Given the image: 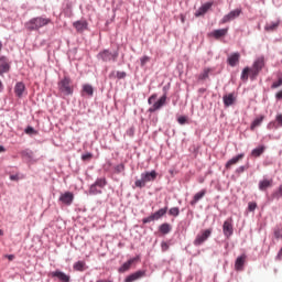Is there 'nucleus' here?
Listing matches in <instances>:
<instances>
[{
  "label": "nucleus",
  "instance_id": "obj_1",
  "mask_svg": "<svg viewBox=\"0 0 282 282\" xmlns=\"http://www.w3.org/2000/svg\"><path fill=\"white\" fill-rule=\"evenodd\" d=\"M52 23V20L48 18L37 17L31 19L26 24L25 28L30 32L34 30H41V28H45V25H50Z\"/></svg>",
  "mask_w": 282,
  "mask_h": 282
},
{
  "label": "nucleus",
  "instance_id": "obj_2",
  "mask_svg": "<svg viewBox=\"0 0 282 282\" xmlns=\"http://www.w3.org/2000/svg\"><path fill=\"white\" fill-rule=\"evenodd\" d=\"M158 95H152L149 97L148 99V104L149 105H152L150 108H149V111L150 113H155V111H160V109H162L164 107V105H166V94H164L162 97H160V99L158 101ZM153 101H155L153 104Z\"/></svg>",
  "mask_w": 282,
  "mask_h": 282
},
{
  "label": "nucleus",
  "instance_id": "obj_3",
  "mask_svg": "<svg viewBox=\"0 0 282 282\" xmlns=\"http://www.w3.org/2000/svg\"><path fill=\"white\" fill-rule=\"evenodd\" d=\"M155 180H158V172H155V170L151 172H144L141 174V180H137L134 182V186H137V188H144L147 183L155 182Z\"/></svg>",
  "mask_w": 282,
  "mask_h": 282
},
{
  "label": "nucleus",
  "instance_id": "obj_4",
  "mask_svg": "<svg viewBox=\"0 0 282 282\" xmlns=\"http://www.w3.org/2000/svg\"><path fill=\"white\" fill-rule=\"evenodd\" d=\"M58 89L64 96H72L74 94V87L72 86V78L64 77L58 82Z\"/></svg>",
  "mask_w": 282,
  "mask_h": 282
},
{
  "label": "nucleus",
  "instance_id": "obj_5",
  "mask_svg": "<svg viewBox=\"0 0 282 282\" xmlns=\"http://www.w3.org/2000/svg\"><path fill=\"white\" fill-rule=\"evenodd\" d=\"M263 67H265V57L260 56L258 57L254 62L251 69V78H257V76H259V74L261 73V69H263Z\"/></svg>",
  "mask_w": 282,
  "mask_h": 282
},
{
  "label": "nucleus",
  "instance_id": "obj_6",
  "mask_svg": "<svg viewBox=\"0 0 282 282\" xmlns=\"http://www.w3.org/2000/svg\"><path fill=\"white\" fill-rule=\"evenodd\" d=\"M167 210H169V207L159 209L158 212L153 213L149 217L143 218V224H151V221H158V219H162V217L166 215Z\"/></svg>",
  "mask_w": 282,
  "mask_h": 282
},
{
  "label": "nucleus",
  "instance_id": "obj_7",
  "mask_svg": "<svg viewBox=\"0 0 282 282\" xmlns=\"http://www.w3.org/2000/svg\"><path fill=\"white\" fill-rule=\"evenodd\" d=\"M97 58L104 61V63H109V61L118 59V53H111L109 52V50H104L100 53H98Z\"/></svg>",
  "mask_w": 282,
  "mask_h": 282
},
{
  "label": "nucleus",
  "instance_id": "obj_8",
  "mask_svg": "<svg viewBox=\"0 0 282 282\" xmlns=\"http://www.w3.org/2000/svg\"><path fill=\"white\" fill-rule=\"evenodd\" d=\"M213 235V229H205L198 234L194 240V246H202L205 241L208 240V237Z\"/></svg>",
  "mask_w": 282,
  "mask_h": 282
},
{
  "label": "nucleus",
  "instance_id": "obj_9",
  "mask_svg": "<svg viewBox=\"0 0 282 282\" xmlns=\"http://www.w3.org/2000/svg\"><path fill=\"white\" fill-rule=\"evenodd\" d=\"M241 15V9H235L230 11L228 14L223 17L220 20V23L224 25L225 23H230V21H235V19H238V17Z\"/></svg>",
  "mask_w": 282,
  "mask_h": 282
},
{
  "label": "nucleus",
  "instance_id": "obj_10",
  "mask_svg": "<svg viewBox=\"0 0 282 282\" xmlns=\"http://www.w3.org/2000/svg\"><path fill=\"white\" fill-rule=\"evenodd\" d=\"M223 232L227 239H230V237H232V234L235 232V229L232 227V218H228L224 221Z\"/></svg>",
  "mask_w": 282,
  "mask_h": 282
},
{
  "label": "nucleus",
  "instance_id": "obj_11",
  "mask_svg": "<svg viewBox=\"0 0 282 282\" xmlns=\"http://www.w3.org/2000/svg\"><path fill=\"white\" fill-rule=\"evenodd\" d=\"M52 279H57L59 282H69L72 278L61 270H56L50 273Z\"/></svg>",
  "mask_w": 282,
  "mask_h": 282
},
{
  "label": "nucleus",
  "instance_id": "obj_12",
  "mask_svg": "<svg viewBox=\"0 0 282 282\" xmlns=\"http://www.w3.org/2000/svg\"><path fill=\"white\" fill-rule=\"evenodd\" d=\"M139 259H140V257L129 259L127 262H124L118 269V272H120V274H124V272H129V270H131V265H133V263L138 262Z\"/></svg>",
  "mask_w": 282,
  "mask_h": 282
},
{
  "label": "nucleus",
  "instance_id": "obj_13",
  "mask_svg": "<svg viewBox=\"0 0 282 282\" xmlns=\"http://www.w3.org/2000/svg\"><path fill=\"white\" fill-rule=\"evenodd\" d=\"M10 72V63L8 62V58L6 56L0 57V76H3V74H8Z\"/></svg>",
  "mask_w": 282,
  "mask_h": 282
},
{
  "label": "nucleus",
  "instance_id": "obj_14",
  "mask_svg": "<svg viewBox=\"0 0 282 282\" xmlns=\"http://www.w3.org/2000/svg\"><path fill=\"white\" fill-rule=\"evenodd\" d=\"M245 154H238L236 156H234L232 159H230L226 164H225V169L227 171H229V169H232V166H235V164H239V162H241V160H243Z\"/></svg>",
  "mask_w": 282,
  "mask_h": 282
},
{
  "label": "nucleus",
  "instance_id": "obj_15",
  "mask_svg": "<svg viewBox=\"0 0 282 282\" xmlns=\"http://www.w3.org/2000/svg\"><path fill=\"white\" fill-rule=\"evenodd\" d=\"M14 94L18 98H21L24 94H26L25 84L23 82H18L15 84Z\"/></svg>",
  "mask_w": 282,
  "mask_h": 282
},
{
  "label": "nucleus",
  "instance_id": "obj_16",
  "mask_svg": "<svg viewBox=\"0 0 282 282\" xmlns=\"http://www.w3.org/2000/svg\"><path fill=\"white\" fill-rule=\"evenodd\" d=\"M59 202L65 204L66 206H70L72 202H74V194L72 192H66L59 196Z\"/></svg>",
  "mask_w": 282,
  "mask_h": 282
},
{
  "label": "nucleus",
  "instance_id": "obj_17",
  "mask_svg": "<svg viewBox=\"0 0 282 282\" xmlns=\"http://www.w3.org/2000/svg\"><path fill=\"white\" fill-rule=\"evenodd\" d=\"M212 8H213V2H206L200 8H198V10L195 12V17L196 18L204 17V14H206V12H208V10H210Z\"/></svg>",
  "mask_w": 282,
  "mask_h": 282
},
{
  "label": "nucleus",
  "instance_id": "obj_18",
  "mask_svg": "<svg viewBox=\"0 0 282 282\" xmlns=\"http://www.w3.org/2000/svg\"><path fill=\"white\" fill-rule=\"evenodd\" d=\"M147 272L145 271H137L134 273H131L124 279V282H134L138 281L139 279H142V276H145Z\"/></svg>",
  "mask_w": 282,
  "mask_h": 282
},
{
  "label": "nucleus",
  "instance_id": "obj_19",
  "mask_svg": "<svg viewBox=\"0 0 282 282\" xmlns=\"http://www.w3.org/2000/svg\"><path fill=\"white\" fill-rule=\"evenodd\" d=\"M227 34H228V28L214 30L212 33H209V36H212L213 39L219 40V39H224V36H226Z\"/></svg>",
  "mask_w": 282,
  "mask_h": 282
},
{
  "label": "nucleus",
  "instance_id": "obj_20",
  "mask_svg": "<svg viewBox=\"0 0 282 282\" xmlns=\"http://www.w3.org/2000/svg\"><path fill=\"white\" fill-rule=\"evenodd\" d=\"M239 58H241V55L239 53H234L228 57L227 62L230 67H236L239 63Z\"/></svg>",
  "mask_w": 282,
  "mask_h": 282
},
{
  "label": "nucleus",
  "instance_id": "obj_21",
  "mask_svg": "<svg viewBox=\"0 0 282 282\" xmlns=\"http://www.w3.org/2000/svg\"><path fill=\"white\" fill-rule=\"evenodd\" d=\"M223 100H224L225 107H230V106L235 105V100H236L235 94L231 93L229 95H225L223 97Z\"/></svg>",
  "mask_w": 282,
  "mask_h": 282
},
{
  "label": "nucleus",
  "instance_id": "obj_22",
  "mask_svg": "<svg viewBox=\"0 0 282 282\" xmlns=\"http://www.w3.org/2000/svg\"><path fill=\"white\" fill-rule=\"evenodd\" d=\"M245 264H246V254H242L236 259L235 269L238 271L243 270Z\"/></svg>",
  "mask_w": 282,
  "mask_h": 282
},
{
  "label": "nucleus",
  "instance_id": "obj_23",
  "mask_svg": "<svg viewBox=\"0 0 282 282\" xmlns=\"http://www.w3.org/2000/svg\"><path fill=\"white\" fill-rule=\"evenodd\" d=\"M205 196H206V189H202L200 192L196 193L189 203L191 206H195V204H197V202H199V199H203Z\"/></svg>",
  "mask_w": 282,
  "mask_h": 282
},
{
  "label": "nucleus",
  "instance_id": "obj_24",
  "mask_svg": "<svg viewBox=\"0 0 282 282\" xmlns=\"http://www.w3.org/2000/svg\"><path fill=\"white\" fill-rule=\"evenodd\" d=\"M73 25L78 32H85L87 30V21H76Z\"/></svg>",
  "mask_w": 282,
  "mask_h": 282
},
{
  "label": "nucleus",
  "instance_id": "obj_25",
  "mask_svg": "<svg viewBox=\"0 0 282 282\" xmlns=\"http://www.w3.org/2000/svg\"><path fill=\"white\" fill-rule=\"evenodd\" d=\"M280 21L267 23L264 26L265 32H274L280 25Z\"/></svg>",
  "mask_w": 282,
  "mask_h": 282
},
{
  "label": "nucleus",
  "instance_id": "obj_26",
  "mask_svg": "<svg viewBox=\"0 0 282 282\" xmlns=\"http://www.w3.org/2000/svg\"><path fill=\"white\" fill-rule=\"evenodd\" d=\"M265 151L264 145H260L251 151L252 158H261V154Z\"/></svg>",
  "mask_w": 282,
  "mask_h": 282
},
{
  "label": "nucleus",
  "instance_id": "obj_27",
  "mask_svg": "<svg viewBox=\"0 0 282 282\" xmlns=\"http://www.w3.org/2000/svg\"><path fill=\"white\" fill-rule=\"evenodd\" d=\"M85 265L86 263L84 261H77L73 265V270L76 272H85Z\"/></svg>",
  "mask_w": 282,
  "mask_h": 282
},
{
  "label": "nucleus",
  "instance_id": "obj_28",
  "mask_svg": "<svg viewBox=\"0 0 282 282\" xmlns=\"http://www.w3.org/2000/svg\"><path fill=\"white\" fill-rule=\"evenodd\" d=\"M83 94H86V96H94V86L89 85V84H85L83 86Z\"/></svg>",
  "mask_w": 282,
  "mask_h": 282
},
{
  "label": "nucleus",
  "instance_id": "obj_29",
  "mask_svg": "<svg viewBox=\"0 0 282 282\" xmlns=\"http://www.w3.org/2000/svg\"><path fill=\"white\" fill-rule=\"evenodd\" d=\"M159 230L162 235H169V232L172 230V227L170 224L165 223L159 227Z\"/></svg>",
  "mask_w": 282,
  "mask_h": 282
},
{
  "label": "nucleus",
  "instance_id": "obj_30",
  "mask_svg": "<svg viewBox=\"0 0 282 282\" xmlns=\"http://www.w3.org/2000/svg\"><path fill=\"white\" fill-rule=\"evenodd\" d=\"M272 186V180H263L259 182V188L261 191H265V188H270Z\"/></svg>",
  "mask_w": 282,
  "mask_h": 282
},
{
  "label": "nucleus",
  "instance_id": "obj_31",
  "mask_svg": "<svg viewBox=\"0 0 282 282\" xmlns=\"http://www.w3.org/2000/svg\"><path fill=\"white\" fill-rule=\"evenodd\" d=\"M93 185L97 186L98 188H105V186H107V180L106 178H97Z\"/></svg>",
  "mask_w": 282,
  "mask_h": 282
},
{
  "label": "nucleus",
  "instance_id": "obj_32",
  "mask_svg": "<svg viewBox=\"0 0 282 282\" xmlns=\"http://www.w3.org/2000/svg\"><path fill=\"white\" fill-rule=\"evenodd\" d=\"M261 122H263V117L254 119L250 126V130L254 131V129H257V127H260Z\"/></svg>",
  "mask_w": 282,
  "mask_h": 282
},
{
  "label": "nucleus",
  "instance_id": "obj_33",
  "mask_svg": "<svg viewBox=\"0 0 282 282\" xmlns=\"http://www.w3.org/2000/svg\"><path fill=\"white\" fill-rule=\"evenodd\" d=\"M248 74L252 75V70L250 67H245L241 74V80H248Z\"/></svg>",
  "mask_w": 282,
  "mask_h": 282
},
{
  "label": "nucleus",
  "instance_id": "obj_34",
  "mask_svg": "<svg viewBox=\"0 0 282 282\" xmlns=\"http://www.w3.org/2000/svg\"><path fill=\"white\" fill-rule=\"evenodd\" d=\"M89 193H90V195H100V193H102V191L98 189V186L93 184L89 188Z\"/></svg>",
  "mask_w": 282,
  "mask_h": 282
},
{
  "label": "nucleus",
  "instance_id": "obj_35",
  "mask_svg": "<svg viewBox=\"0 0 282 282\" xmlns=\"http://www.w3.org/2000/svg\"><path fill=\"white\" fill-rule=\"evenodd\" d=\"M210 74V68H205L204 72L198 76L199 80H206Z\"/></svg>",
  "mask_w": 282,
  "mask_h": 282
},
{
  "label": "nucleus",
  "instance_id": "obj_36",
  "mask_svg": "<svg viewBox=\"0 0 282 282\" xmlns=\"http://www.w3.org/2000/svg\"><path fill=\"white\" fill-rule=\"evenodd\" d=\"M169 215H171L172 217H178L180 216V207H172L169 210Z\"/></svg>",
  "mask_w": 282,
  "mask_h": 282
},
{
  "label": "nucleus",
  "instance_id": "obj_37",
  "mask_svg": "<svg viewBox=\"0 0 282 282\" xmlns=\"http://www.w3.org/2000/svg\"><path fill=\"white\" fill-rule=\"evenodd\" d=\"M273 235H274L275 239H282V228L275 227L273 230Z\"/></svg>",
  "mask_w": 282,
  "mask_h": 282
},
{
  "label": "nucleus",
  "instance_id": "obj_38",
  "mask_svg": "<svg viewBox=\"0 0 282 282\" xmlns=\"http://www.w3.org/2000/svg\"><path fill=\"white\" fill-rule=\"evenodd\" d=\"M91 158H94V154H91L90 152L82 155L83 162H89Z\"/></svg>",
  "mask_w": 282,
  "mask_h": 282
},
{
  "label": "nucleus",
  "instance_id": "obj_39",
  "mask_svg": "<svg viewBox=\"0 0 282 282\" xmlns=\"http://www.w3.org/2000/svg\"><path fill=\"white\" fill-rule=\"evenodd\" d=\"M151 61V57L144 55L143 57L140 58V63H141V67H144V65H147V63H149Z\"/></svg>",
  "mask_w": 282,
  "mask_h": 282
},
{
  "label": "nucleus",
  "instance_id": "obj_40",
  "mask_svg": "<svg viewBox=\"0 0 282 282\" xmlns=\"http://www.w3.org/2000/svg\"><path fill=\"white\" fill-rule=\"evenodd\" d=\"M248 210H249L250 213H254V210H257V203L250 202V203L248 204Z\"/></svg>",
  "mask_w": 282,
  "mask_h": 282
},
{
  "label": "nucleus",
  "instance_id": "obj_41",
  "mask_svg": "<svg viewBox=\"0 0 282 282\" xmlns=\"http://www.w3.org/2000/svg\"><path fill=\"white\" fill-rule=\"evenodd\" d=\"M281 85H282V77L278 82H274L271 85V89H278V87H281Z\"/></svg>",
  "mask_w": 282,
  "mask_h": 282
},
{
  "label": "nucleus",
  "instance_id": "obj_42",
  "mask_svg": "<svg viewBox=\"0 0 282 282\" xmlns=\"http://www.w3.org/2000/svg\"><path fill=\"white\" fill-rule=\"evenodd\" d=\"M117 78L121 80L122 78H127V73L126 72H117Z\"/></svg>",
  "mask_w": 282,
  "mask_h": 282
},
{
  "label": "nucleus",
  "instance_id": "obj_43",
  "mask_svg": "<svg viewBox=\"0 0 282 282\" xmlns=\"http://www.w3.org/2000/svg\"><path fill=\"white\" fill-rule=\"evenodd\" d=\"M25 133H26L28 135H32V133H36V130H34V128H32V127H28V128L25 129Z\"/></svg>",
  "mask_w": 282,
  "mask_h": 282
},
{
  "label": "nucleus",
  "instance_id": "obj_44",
  "mask_svg": "<svg viewBox=\"0 0 282 282\" xmlns=\"http://www.w3.org/2000/svg\"><path fill=\"white\" fill-rule=\"evenodd\" d=\"M116 171H117L118 173H122V171H124V164H119V165H117V166H116Z\"/></svg>",
  "mask_w": 282,
  "mask_h": 282
},
{
  "label": "nucleus",
  "instance_id": "obj_45",
  "mask_svg": "<svg viewBox=\"0 0 282 282\" xmlns=\"http://www.w3.org/2000/svg\"><path fill=\"white\" fill-rule=\"evenodd\" d=\"M178 124H184L186 122V117L182 116L177 118Z\"/></svg>",
  "mask_w": 282,
  "mask_h": 282
},
{
  "label": "nucleus",
  "instance_id": "obj_46",
  "mask_svg": "<svg viewBox=\"0 0 282 282\" xmlns=\"http://www.w3.org/2000/svg\"><path fill=\"white\" fill-rule=\"evenodd\" d=\"M161 248H162L163 252H166V250H169V243L162 242Z\"/></svg>",
  "mask_w": 282,
  "mask_h": 282
},
{
  "label": "nucleus",
  "instance_id": "obj_47",
  "mask_svg": "<svg viewBox=\"0 0 282 282\" xmlns=\"http://www.w3.org/2000/svg\"><path fill=\"white\" fill-rule=\"evenodd\" d=\"M275 120L280 124V127H282V115H278Z\"/></svg>",
  "mask_w": 282,
  "mask_h": 282
},
{
  "label": "nucleus",
  "instance_id": "obj_48",
  "mask_svg": "<svg viewBox=\"0 0 282 282\" xmlns=\"http://www.w3.org/2000/svg\"><path fill=\"white\" fill-rule=\"evenodd\" d=\"M246 171V166H240L236 170L237 173H243Z\"/></svg>",
  "mask_w": 282,
  "mask_h": 282
},
{
  "label": "nucleus",
  "instance_id": "obj_49",
  "mask_svg": "<svg viewBox=\"0 0 282 282\" xmlns=\"http://www.w3.org/2000/svg\"><path fill=\"white\" fill-rule=\"evenodd\" d=\"M4 258L14 261V254H4Z\"/></svg>",
  "mask_w": 282,
  "mask_h": 282
},
{
  "label": "nucleus",
  "instance_id": "obj_50",
  "mask_svg": "<svg viewBox=\"0 0 282 282\" xmlns=\"http://www.w3.org/2000/svg\"><path fill=\"white\" fill-rule=\"evenodd\" d=\"M275 98H276L278 100H282V90H280L279 93H276Z\"/></svg>",
  "mask_w": 282,
  "mask_h": 282
},
{
  "label": "nucleus",
  "instance_id": "obj_51",
  "mask_svg": "<svg viewBox=\"0 0 282 282\" xmlns=\"http://www.w3.org/2000/svg\"><path fill=\"white\" fill-rule=\"evenodd\" d=\"M281 258H282V248L280 249L276 256V259H279V261H281Z\"/></svg>",
  "mask_w": 282,
  "mask_h": 282
},
{
  "label": "nucleus",
  "instance_id": "obj_52",
  "mask_svg": "<svg viewBox=\"0 0 282 282\" xmlns=\"http://www.w3.org/2000/svg\"><path fill=\"white\" fill-rule=\"evenodd\" d=\"M10 180H12V182H14V181L19 180V177L17 175H11Z\"/></svg>",
  "mask_w": 282,
  "mask_h": 282
},
{
  "label": "nucleus",
  "instance_id": "obj_53",
  "mask_svg": "<svg viewBox=\"0 0 282 282\" xmlns=\"http://www.w3.org/2000/svg\"><path fill=\"white\" fill-rule=\"evenodd\" d=\"M6 148H3V145H0V153H4Z\"/></svg>",
  "mask_w": 282,
  "mask_h": 282
},
{
  "label": "nucleus",
  "instance_id": "obj_54",
  "mask_svg": "<svg viewBox=\"0 0 282 282\" xmlns=\"http://www.w3.org/2000/svg\"><path fill=\"white\" fill-rule=\"evenodd\" d=\"M0 91H3V83L0 80Z\"/></svg>",
  "mask_w": 282,
  "mask_h": 282
},
{
  "label": "nucleus",
  "instance_id": "obj_55",
  "mask_svg": "<svg viewBox=\"0 0 282 282\" xmlns=\"http://www.w3.org/2000/svg\"><path fill=\"white\" fill-rule=\"evenodd\" d=\"M97 282H111L110 280H98Z\"/></svg>",
  "mask_w": 282,
  "mask_h": 282
},
{
  "label": "nucleus",
  "instance_id": "obj_56",
  "mask_svg": "<svg viewBox=\"0 0 282 282\" xmlns=\"http://www.w3.org/2000/svg\"><path fill=\"white\" fill-rule=\"evenodd\" d=\"M3 50V43L0 42V52Z\"/></svg>",
  "mask_w": 282,
  "mask_h": 282
},
{
  "label": "nucleus",
  "instance_id": "obj_57",
  "mask_svg": "<svg viewBox=\"0 0 282 282\" xmlns=\"http://www.w3.org/2000/svg\"><path fill=\"white\" fill-rule=\"evenodd\" d=\"M0 237H3V230L0 229Z\"/></svg>",
  "mask_w": 282,
  "mask_h": 282
},
{
  "label": "nucleus",
  "instance_id": "obj_58",
  "mask_svg": "<svg viewBox=\"0 0 282 282\" xmlns=\"http://www.w3.org/2000/svg\"><path fill=\"white\" fill-rule=\"evenodd\" d=\"M182 22L184 23V18H182Z\"/></svg>",
  "mask_w": 282,
  "mask_h": 282
}]
</instances>
